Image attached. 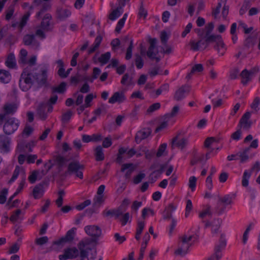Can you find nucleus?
I'll use <instances>...</instances> for the list:
<instances>
[{"label": "nucleus", "instance_id": "nucleus-57", "mask_svg": "<svg viewBox=\"0 0 260 260\" xmlns=\"http://www.w3.org/2000/svg\"><path fill=\"white\" fill-rule=\"evenodd\" d=\"M122 216L120 218L119 217V220L121 223L122 225H125L129 219V213H126L124 214H122Z\"/></svg>", "mask_w": 260, "mask_h": 260}, {"label": "nucleus", "instance_id": "nucleus-34", "mask_svg": "<svg viewBox=\"0 0 260 260\" xmlns=\"http://www.w3.org/2000/svg\"><path fill=\"white\" fill-rule=\"evenodd\" d=\"M162 173V169L153 171L149 175V179L151 183L155 182L157 179Z\"/></svg>", "mask_w": 260, "mask_h": 260}, {"label": "nucleus", "instance_id": "nucleus-59", "mask_svg": "<svg viewBox=\"0 0 260 260\" xmlns=\"http://www.w3.org/2000/svg\"><path fill=\"white\" fill-rule=\"evenodd\" d=\"M39 175V171H34L28 177V180L31 183H34L36 180L38 175Z\"/></svg>", "mask_w": 260, "mask_h": 260}, {"label": "nucleus", "instance_id": "nucleus-39", "mask_svg": "<svg viewBox=\"0 0 260 260\" xmlns=\"http://www.w3.org/2000/svg\"><path fill=\"white\" fill-rule=\"evenodd\" d=\"M121 7L118 8L116 9L113 10L109 15V19L111 20H114L118 18L121 14V12H120V10L121 9Z\"/></svg>", "mask_w": 260, "mask_h": 260}, {"label": "nucleus", "instance_id": "nucleus-2", "mask_svg": "<svg viewBox=\"0 0 260 260\" xmlns=\"http://www.w3.org/2000/svg\"><path fill=\"white\" fill-rule=\"evenodd\" d=\"M47 79V72L46 70L41 71V74H35L30 73L27 68H25L21 73L19 79V87L24 91L28 90L34 84V80L36 81L38 85L42 86L45 85Z\"/></svg>", "mask_w": 260, "mask_h": 260}, {"label": "nucleus", "instance_id": "nucleus-31", "mask_svg": "<svg viewBox=\"0 0 260 260\" xmlns=\"http://www.w3.org/2000/svg\"><path fill=\"white\" fill-rule=\"evenodd\" d=\"M7 67L10 69L15 68L16 66L15 56L13 53H10L5 61Z\"/></svg>", "mask_w": 260, "mask_h": 260}, {"label": "nucleus", "instance_id": "nucleus-51", "mask_svg": "<svg viewBox=\"0 0 260 260\" xmlns=\"http://www.w3.org/2000/svg\"><path fill=\"white\" fill-rule=\"evenodd\" d=\"M160 107V104L159 103H156L153 104L147 110V113H151L153 112L154 111L159 109Z\"/></svg>", "mask_w": 260, "mask_h": 260}, {"label": "nucleus", "instance_id": "nucleus-11", "mask_svg": "<svg viewBox=\"0 0 260 260\" xmlns=\"http://www.w3.org/2000/svg\"><path fill=\"white\" fill-rule=\"evenodd\" d=\"M84 231L88 235L94 238H98L102 235L101 229L98 225H87L84 228Z\"/></svg>", "mask_w": 260, "mask_h": 260}, {"label": "nucleus", "instance_id": "nucleus-32", "mask_svg": "<svg viewBox=\"0 0 260 260\" xmlns=\"http://www.w3.org/2000/svg\"><path fill=\"white\" fill-rule=\"evenodd\" d=\"M67 84L64 82H62L58 86L51 87L52 93L57 92L58 93H63L66 90Z\"/></svg>", "mask_w": 260, "mask_h": 260}, {"label": "nucleus", "instance_id": "nucleus-19", "mask_svg": "<svg viewBox=\"0 0 260 260\" xmlns=\"http://www.w3.org/2000/svg\"><path fill=\"white\" fill-rule=\"evenodd\" d=\"M52 17L50 14H46L44 16L43 20L41 22V27L42 30L39 29L37 30L36 32H43L42 30L49 31L51 29V20Z\"/></svg>", "mask_w": 260, "mask_h": 260}, {"label": "nucleus", "instance_id": "nucleus-63", "mask_svg": "<svg viewBox=\"0 0 260 260\" xmlns=\"http://www.w3.org/2000/svg\"><path fill=\"white\" fill-rule=\"evenodd\" d=\"M216 141V139L214 137H208L204 142V146L206 148H209L210 145H212L214 142Z\"/></svg>", "mask_w": 260, "mask_h": 260}, {"label": "nucleus", "instance_id": "nucleus-46", "mask_svg": "<svg viewBox=\"0 0 260 260\" xmlns=\"http://www.w3.org/2000/svg\"><path fill=\"white\" fill-rule=\"evenodd\" d=\"M166 167V165H160L158 162H154L150 167V170H159L162 169V172L164 171Z\"/></svg>", "mask_w": 260, "mask_h": 260}, {"label": "nucleus", "instance_id": "nucleus-37", "mask_svg": "<svg viewBox=\"0 0 260 260\" xmlns=\"http://www.w3.org/2000/svg\"><path fill=\"white\" fill-rule=\"evenodd\" d=\"M204 157V155L203 154L201 155H198L196 152H194L193 158L190 160V165L191 166H193L197 164L198 162L202 161Z\"/></svg>", "mask_w": 260, "mask_h": 260}, {"label": "nucleus", "instance_id": "nucleus-7", "mask_svg": "<svg viewBox=\"0 0 260 260\" xmlns=\"http://www.w3.org/2000/svg\"><path fill=\"white\" fill-rule=\"evenodd\" d=\"M37 36L43 39L45 38V34H27L24 36L23 42L25 45L31 46L37 48L39 45V42L36 39Z\"/></svg>", "mask_w": 260, "mask_h": 260}, {"label": "nucleus", "instance_id": "nucleus-43", "mask_svg": "<svg viewBox=\"0 0 260 260\" xmlns=\"http://www.w3.org/2000/svg\"><path fill=\"white\" fill-rule=\"evenodd\" d=\"M111 57V54L109 52H107L104 54H102L100 57L99 58V60L100 62L103 64H106L108 62Z\"/></svg>", "mask_w": 260, "mask_h": 260}, {"label": "nucleus", "instance_id": "nucleus-13", "mask_svg": "<svg viewBox=\"0 0 260 260\" xmlns=\"http://www.w3.org/2000/svg\"><path fill=\"white\" fill-rule=\"evenodd\" d=\"M190 87L187 85L181 86L177 90L174 94V99L177 101L182 100L185 98V94L189 93Z\"/></svg>", "mask_w": 260, "mask_h": 260}, {"label": "nucleus", "instance_id": "nucleus-1", "mask_svg": "<svg viewBox=\"0 0 260 260\" xmlns=\"http://www.w3.org/2000/svg\"><path fill=\"white\" fill-rule=\"evenodd\" d=\"M189 45L194 51L212 46L219 56H223L227 50L221 36L217 34H198V40H190Z\"/></svg>", "mask_w": 260, "mask_h": 260}, {"label": "nucleus", "instance_id": "nucleus-35", "mask_svg": "<svg viewBox=\"0 0 260 260\" xmlns=\"http://www.w3.org/2000/svg\"><path fill=\"white\" fill-rule=\"evenodd\" d=\"M249 151V148H246L243 151H240L238 153V156H239L241 162H244L248 159V152Z\"/></svg>", "mask_w": 260, "mask_h": 260}, {"label": "nucleus", "instance_id": "nucleus-24", "mask_svg": "<svg viewBox=\"0 0 260 260\" xmlns=\"http://www.w3.org/2000/svg\"><path fill=\"white\" fill-rule=\"evenodd\" d=\"M48 104L41 103L37 108V113L40 119L43 120H45L47 117V114L46 112V109Z\"/></svg>", "mask_w": 260, "mask_h": 260}, {"label": "nucleus", "instance_id": "nucleus-38", "mask_svg": "<svg viewBox=\"0 0 260 260\" xmlns=\"http://www.w3.org/2000/svg\"><path fill=\"white\" fill-rule=\"evenodd\" d=\"M17 109V106L15 104L6 105L4 107V110L6 114H13Z\"/></svg>", "mask_w": 260, "mask_h": 260}, {"label": "nucleus", "instance_id": "nucleus-6", "mask_svg": "<svg viewBox=\"0 0 260 260\" xmlns=\"http://www.w3.org/2000/svg\"><path fill=\"white\" fill-rule=\"evenodd\" d=\"M84 166L80 164L79 161L74 160L71 162L68 167V172L70 174L75 173L77 177L82 179L83 177V173L81 171L84 170Z\"/></svg>", "mask_w": 260, "mask_h": 260}, {"label": "nucleus", "instance_id": "nucleus-12", "mask_svg": "<svg viewBox=\"0 0 260 260\" xmlns=\"http://www.w3.org/2000/svg\"><path fill=\"white\" fill-rule=\"evenodd\" d=\"M181 238V243L178 244V248L175 251L176 255L184 256L187 253L191 244L187 243L184 238Z\"/></svg>", "mask_w": 260, "mask_h": 260}, {"label": "nucleus", "instance_id": "nucleus-54", "mask_svg": "<svg viewBox=\"0 0 260 260\" xmlns=\"http://www.w3.org/2000/svg\"><path fill=\"white\" fill-rule=\"evenodd\" d=\"M260 103V99L258 97L254 98L252 103L251 104V108L257 112L259 110L258 105Z\"/></svg>", "mask_w": 260, "mask_h": 260}, {"label": "nucleus", "instance_id": "nucleus-61", "mask_svg": "<svg viewBox=\"0 0 260 260\" xmlns=\"http://www.w3.org/2000/svg\"><path fill=\"white\" fill-rule=\"evenodd\" d=\"M147 15V10L144 8L143 2H141V4L139 9V16L140 17H143L145 18Z\"/></svg>", "mask_w": 260, "mask_h": 260}, {"label": "nucleus", "instance_id": "nucleus-45", "mask_svg": "<svg viewBox=\"0 0 260 260\" xmlns=\"http://www.w3.org/2000/svg\"><path fill=\"white\" fill-rule=\"evenodd\" d=\"M135 64L138 69L142 68L144 65V61L141 56L139 54L136 55Z\"/></svg>", "mask_w": 260, "mask_h": 260}, {"label": "nucleus", "instance_id": "nucleus-33", "mask_svg": "<svg viewBox=\"0 0 260 260\" xmlns=\"http://www.w3.org/2000/svg\"><path fill=\"white\" fill-rule=\"evenodd\" d=\"M95 159L97 161H102L104 159V154L102 146H98L95 148Z\"/></svg>", "mask_w": 260, "mask_h": 260}, {"label": "nucleus", "instance_id": "nucleus-5", "mask_svg": "<svg viewBox=\"0 0 260 260\" xmlns=\"http://www.w3.org/2000/svg\"><path fill=\"white\" fill-rule=\"evenodd\" d=\"M257 43V48L260 50V34H249L243 43L244 48L246 49L252 48Z\"/></svg>", "mask_w": 260, "mask_h": 260}, {"label": "nucleus", "instance_id": "nucleus-58", "mask_svg": "<svg viewBox=\"0 0 260 260\" xmlns=\"http://www.w3.org/2000/svg\"><path fill=\"white\" fill-rule=\"evenodd\" d=\"M104 200L103 199V196H99L94 199V203L93 204V207L94 208H99L102 203H103Z\"/></svg>", "mask_w": 260, "mask_h": 260}, {"label": "nucleus", "instance_id": "nucleus-41", "mask_svg": "<svg viewBox=\"0 0 260 260\" xmlns=\"http://www.w3.org/2000/svg\"><path fill=\"white\" fill-rule=\"evenodd\" d=\"M238 30L243 31L244 32H249L253 30V27H248L246 24L240 21L239 23Z\"/></svg>", "mask_w": 260, "mask_h": 260}, {"label": "nucleus", "instance_id": "nucleus-17", "mask_svg": "<svg viewBox=\"0 0 260 260\" xmlns=\"http://www.w3.org/2000/svg\"><path fill=\"white\" fill-rule=\"evenodd\" d=\"M30 15V12H26L21 18L19 22H16L12 24L13 27H17L19 31H21L26 25Z\"/></svg>", "mask_w": 260, "mask_h": 260}, {"label": "nucleus", "instance_id": "nucleus-10", "mask_svg": "<svg viewBox=\"0 0 260 260\" xmlns=\"http://www.w3.org/2000/svg\"><path fill=\"white\" fill-rule=\"evenodd\" d=\"M93 240H91L89 238H86L81 241L78 244V248L80 250V256L81 257H85L87 256L88 250H91L90 248L85 249L86 246L89 245Z\"/></svg>", "mask_w": 260, "mask_h": 260}, {"label": "nucleus", "instance_id": "nucleus-40", "mask_svg": "<svg viewBox=\"0 0 260 260\" xmlns=\"http://www.w3.org/2000/svg\"><path fill=\"white\" fill-rule=\"evenodd\" d=\"M179 111V107L177 105L175 106L173 108L171 113L166 114L165 115V117H166V118H168V119L175 117L178 113Z\"/></svg>", "mask_w": 260, "mask_h": 260}, {"label": "nucleus", "instance_id": "nucleus-4", "mask_svg": "<svg viewBox=\"0 0 260 260\" xmlns=\"http://www.w3.org/2000/svg\"><path fill=\"white\" fill-rule=\"evenodd\" d=\"M148 42L149 47L146 52L147 56L150 59L155 60L156 62H158L160 60V58L159 56H156L158 53L156 47L157 40L156 38H149Z\"/></svg>", "mask_w": 260, "mask_h": 260}, {"label": "nucleus", "instance_id": "nucleus-55", "mask_svg": "<svg viewBox=\"0 0 260 260\" xmlns=\"http://www.w3.org/2000/svg\"><path fill=\"white\" fill-rule=\"evenodd\" d=\"M19 249V245L18 244L15 243L13 244L10 248L8 251L9 254H13L17 253Z\"/></svg>", "mask_w": 260, "mask_h": 260}, {"label": "nucleus", "instance_id": "nucleus-64", "mask_svg": "<svg viewBox=\"0 0 260 260\" xmlns=\"http://www.w3.org/2000/svg\"><path fill=\"white\" fill-rule=\"evenodd\" d=\"M14 9L13 6H10L6 11V19L9 20L13 15Z\"/></svg>", "mask_w": 260, "mask_h": 260}, {"label": "nucleus", "instance_id": "nucleus-62", "mask_svg": "<svg viewBox=\"0 0 260 260\" xmlns=\"http://www.w3.org/2000/svg\"><path fill=\"white\" fill-rule=\"evenodd\" d=\"M204 70L203 66L202 64H196L191 69L192 73L194 74L196 72L200 73L202 72Z\"/></svg>", "mask_w": 260, "mask_h": 260}, {"label": "nucleus", "instance_id": "nucleus-20", "mask_svg": "<svg viewBox=\"0 0 260 260\" xmlns=\"http://www.w3.org/2000/svg\"><path fill=\"white\" fill-rule=\"evenodd\" d=\"M121 208V207H119L116 209L109 210H105L103 212V214L106 217L114 216L116 219H118L119 217L122 215Z\"/></svg>", "mask_w": 260, "mask_h": 260}, {"label": "nucleus", "instance_id": "nucleus-15", "mask_svg": "<svg viewBox=\"0 0 260 260\" xmlns=\"http://www.w3.org/2000/svg\"><path fill=\"white\" fill-rule=\"evenodd\" d=\"M226 244V242L224 238V235L221 234L219 241V244L215 247V255L217 260H219L221 257L220 252L225 248Z\"/></svg>", "mask_w": 260, "mask_h": 260}, {"label": "nucleus", "instance_id": "nucleus-26", "mask_svg": "<svg viewBox=\"0 0 260 260\" xmlns=\"http://www.w3.org/2000/svg\"><path fill=\"white\" fill-rule=\"evenodd\" d=\"M133 164H124L122 165L121 171L123 172L125 170H127L125 174V177L126 179H129L135 170V168L133 167Z\"/></svg>", "mask_w": 260, "mask_h": 260}, {"label": "nucleus", "instance_id": "nucleus-25", "mask_svg": "<svg viewBox=\"0 0 260 260\" xmlns=\"http://www.w3.org/2000/svg\"><path fill=\"white\" fill-rule=\"evenodd\" d=\"M176 208L173 204H170L169 206L166 207L164 211L163 212V218L164 219H169L172 218V212Z\"/></svg>", "mask_w": 260, "mask_h": 260}, {"label": "nucleus", "instance_id": "nucleus-29", "mask_svg": "<svg viewBox=\"0 0 260 260\" xmlns=\"http://www.w3.org/2000/svg\"><path fill=\"white\" fill-rule=\"evenodd\" d=\"M57 18L64 20L71 15V12L67 9H58L56 11Z\"/></svg>", "mask_w": 260, "mask_h": 260}, {"label": "nucleus", "instance_id": "nucleus-8", "mask_svg": "<svg viewBox=\"0 0 260 260\" xmlns=\"http://www.w3.org/2000/svg\"><path fill=\"white\" fill-rule=\"evenodd\" d=\"M18 120H15L14 118H10L6 121L4 125V132L7 135H11L18 128Z\"/></svg>", "mask_w": 260, "mask_h": 260}, {"label": "nucleus", "instance_id": "nucleus-18", "mask_svg": "<svg viewBox=\"0 0 260 260\" xmlns=\"http://www.w3.org/2000/svg\"><path fill=\"white\" fill-rule=\"evenodd\" d=\"M126 100V98L123 91H117L114 93L112 96L109 99V103L110 104H114L118 103L119 104L124 102Z\"/></svg>", "mask_w": 260, "mask_h": 260}, {"label": "nucleus", "instance_id": "nucleus-52", "mask_svg": "<svg viewBox=\"0 0 260 260\" xmlns=\"http://www.w3.org/2000/svg\"><path fill=\"white\" fill-rule=\"evenodd\" d=\"M8 190L7 188H4L0 193V204H3L6 202V196L8 193Z\"/></svg>", "mask_w": 260, "mask_h": 260}, {"label": "nucleus", "instance_id": "nucleus-49", "mask_svg": "<svg viewBox=\"0 0 260 260\" xmlns=\"http://www.w3.org/2000/svg\"><path fill=\"white\" fill-rule=\"evenodd\" d=\"M126 17H127V14H125L124 15L123 17H122V18H121V19H120L119 20L118 24L115 28V31L116 32H119L121 30V28L123 27V26L124 24Z\"/></svg>", "mask_w": 260, "mask_h": 260}, {"label": "nucleus", "instance_id": "nucleus-47", "mask_svg": "<svg viewBox=\"0 0 260 260\" xmlns=\"http://www.w3.org/2000/svg\"><path fill=\"white\" fill-rule=\"evenodd\" d=\"M219 202L225 205H230L232 203V198L230 195H226L219 199Z\"/></svg>", "mask_w": 260, "mask_h": 260}, {"label": "nucleus", "instance_id": "nucleus-30", "mask_svg": "<svg viewBox=\"0 0 260 260\" xmlns=\"http://www.w3.org/2000/svg\"><path fill=\"white\" fill-rule=\"evenodd\" d=\"M53 161H54L55 164L57 166L58 171H60L62 168L65 165L67 161V159L63 156L60 155H57L54 157Z\"/></svg>", "mask_w": 260, "mask_h": 260}, {"label": "nucleus", "instance_id": "nucleus-14", "mask_svg": "<svg viewBox=\"0 0 260 260\" xmlns=\"http://www.w3.org/2000/svg\"><path fill=\"white\" fill-rule=\"evenodd\" d=\"M151 132V129L150 128H144L138 131L135 136L136 142L139 144L143 140L148 137Z\"/></svg>", "mask_w": 260, "mask_h": 260}, {"label": "nucleus", "instance_id": "nucleus-53", "mask_svg": "<svg viewBox=\"0 0 260 260\" xmlns=\"http://www.w3.org/2000/svg\"><path fill=\"white\" fill-rule=\"evenodd\" d=\"M48 241V238L46 236L42 237L39 238H37L35 240V243L38 245H43L47 243Z\"/></svg>", "mask_w": 260, "mask_h": 260}, {"label": "nucleus", "instance_id": "nucleus-56", "mask_svg": "<svg viewBox=\"0 0 260 260\" xmlns=\"http://www.w3.org/2000/svg\"><path fill=\"white\" fill-rule=\"evenodd\" d=\"M197 178L194 176H191L189 179V187L192 191H194L196 186Z\"/></svg>", "mask_w": 260, "mask_h": 260}, {"label": "nucleus", "instance_id": "nucleus-21", "mask_svg": "<svg viewBox=\"0 0 260 260\" xmlns=\"http://www.w3.org/2000/svg\"><path fill=\"white\" fill-rule=\"evenodd\" d=\"M188 143V139L187 138H182L180 140L178 141V136L175 137L172 141V147L173 148V146L175 145L177 147L183 149L186 147Z\"/></svg>", "mask_w": 260, "mask_h": 260}, {"label": "nucleus", "instance_id": "nucleus-60", "mask_svg": "<svg viewBox=\"0 0 260 260\" xmlns=\"http://www.w3.org/2000/svg\"><path fill=\"white\" fill-rule=\"evenodd\" d=\"M166 148L167 144L163 143L161 145H160L156 153V156L157 157H160L162 155L163 153L165 152V150L166 149Z\"/></svg>", "mask_w": 260, "mask_h": 260}, {"label": "nucleus", "instance_id": "nucleus-16", "mask_svg": "<svg viewBox=\"0 0 260 260\" xmlns=\"http://www.w3.org/2000/svg\"><path fill=\"white\" fill-rule=\"evenodd\" d=\"M11 139L5 135L0 136V150L1 152L7 153L10 151Z\"/></svg>", "mask_w": 260, "mask_h": 260}, {"label": "nucleus", "instance_id": "nucleus-23", "mask_svg": "<svg viewBox=\"0 0 260 260\" xmlns=\"http://www.w3.org/2000/svg\"><path fill=\"white\" fill-rule=\"evenodd\" d=\"M44 183H40L35 186L32 190V195L35 199H38L42 198L44 193Z\"/></svg>", "mask_w": 260, "mask_h": 260}, {"label": "nucleus", "instance_id": "nucleus-48", "mask_svg": "<svg viewBox=\"0 0 260 260\" xmlns=\"http://www.w3.org/2000/svg\"><path fill=\"white\" fill-rule=\"evenodd\" d=\"M250 176V174L248 173L247 171H245L243 174L242 184L244 187H247L248 185V179Z\"/></svg>", "mask_w": 260, "mask_h": 260}, {"label": "nucleus", "instance_id": "nucleus-27", "mask_svg": "<svg viewBox=\"0 0 260 260\" xmlns=\"http://www.w3.org/2000/svg\"><path fill=\"white\" fill-rule=\"evenodd\" d=\"M11 79L10 73L6 70H0V82L4 83H9Z\"/></svg>", "mask_w": 260, "mask_h": 260}, {"label": "nucleus", "instance_id": "nucleus-9", "mask_svg": "<svg viewBox=\"0 0 260 260\" xmlns=\"http://www.w3.org/2000/svg\"><path fill=\"white\" fill-rule=\"evenodd\" d=\"M79 254V250L76 247L68 248L64 250V254L59 255V260H67L77 257Z\"/></svg>", "mask_w": 260, "mask_h": 260}, {"label": "nucleus", "instance_id": "nucleus-3", "mask_svg": "<svg viewBox=\"0 0 260 260\" xmlns=\"http://www.w3.org/2000/svg\"><path fill=\"white\" fill-rule=\"evenodd\" d=\"M76 229L73 228L67 232L66 235L60 239L55 241L53 242L52 245L49 248L47 252H50L52 250H58L61 249L66 243L71 242L75 236V231Z\"/></svg>", "mask_w": 260, "mask_h": 260}, {"label": "nucleus", "instance_id": "nucleus-42", "mask_svg": "<svg viewBox=\"0 0 260 260\" xmlns=\"http://www.w3.org/2000/svg\"><path fill=\"white\" fill-rule=\"evenodd\" d=\"M73 115V112L70 111L68 110L66 113H63L61 117V121L63 123H67L70 121L72 116Z\"/></svg>", "mask_w": 260, "mask_h": 260}, {"label": "nucleus", "instance_id": "nucleus-50", "mask_svg": "<svg viewBox=\"0 0 260 260\" xmlns=\"http://www.w3.org/2000/svg\"><path fill=\"white\" fill-rule=\"evenodd\" d=\"M206 215L210 216L212 215V212L210 210V206L209 205H207L206 208L199 214V217L202 218H204Z\"/></svg>", "mask_w": 260, "mask_h": 260}, {"label": "nucleus", "instance_id": "nucleus-44", "mask_svg": "<svg viewBox=\"0 0 260 260\" xmlns=\"http://www.w3.org/2000/svg\"><path fill=\"white\" fill-rule=\"evenodd\" d=\"M21 213L20 209H17L15 211L13 212V214L10 217V220L13 222H16L18 219L20 218V214Z\"/></svg>", "mask_w": 260, "mask_h": 260}, {"label": "nucleus", "instance_id": "nucleus-28", "mask_svg": "<svg viewBox=\"0 0 260 260\" xmlns=\"http://www.w3.org/2000/svg\"><path fill=\"white\" fill-rule=\"evenodd\" d=\"M241 77V83L244 85H246L249 81L251 80L252 76L250 75L248 72V70L244 69L243 70L240 74Z\"/></svg>", "mask_w": 260, "mask_h": 260}, {"label": "nucleus", "instance_id": "nucleus-36", "mask_svg": "<svg viewBox=\"0 0 260 260\" xmlns=\"http://www.w3.org/2000/svg\"><path fill=\"white\" fill-rule=\"evenodd\" d=\"M27 55V52L26 50L22 49L20 52V58L18 60V62L20 64L24 65L27 63L26 60V56Z\"/></svg>", "mask_w": 260, "mask_h": 260}, {"label": "nucleus", "instance_id": "nucleus-22", "mask_svg": "<svg viewBox=\"0 0 260 260\" xmlns=\"http://www.w3.org/2000/svg\"><path fill=\"white\" fill-rule=\"evenodd\" d=\"M251 116V113L250 112H246L241 118L239 124L243 125L244 128H249L252 124V122L249 120Z\"/></svg>", "mask_w": 260, "mask_h": 260}]
</instances>
